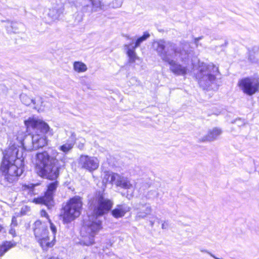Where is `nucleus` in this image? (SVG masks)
<instances>
[{
    "label": "nucleus",
    "mask_w": 259,
    "mask_h": 259,
    "mask_svg": "<svg viewBox=\"0 0 259 259\" xmlns=\"http://www.w3.org/2000/svg\"><path fill=\"white\" fill-rule=\"evenodd\" d=\"M137 218L139 219H145L149 218L150 226L152 227L155 223V220H157L159 223V219L155 215L151 214L152 209L149 203H140L137 207Z\"/></svg>",
    "instance_id": "14"
},
{
    "label": "nucleus",
    "mask_w": 259,
    "mask_h": 259,
    "mask_svg": "<svg viewBox=\"0 0 259 259\" xmlns=\"http://www.w3.org/2000/svg\"><path fill=\"white\" fill-rule=\"evenodd\" d=\"M20 99L22 103L26 105V106H29L31 103L32 104H36V101L35 100H33V99L30 98L29 96H28L25 94H21L20 95Z\"/></svg>",
    "instance_id": "25"
},
{
    "label": "nucleus",
    "mask_w": 259,
    "mask_h": 259,
    "mask_svg": "<svg viewBox=\"0 0 259 259\" xmlns=\"http://www.w3.org/2000/svg\"><path fill=\"white\" fill-rule=\"evenodd\" d=\"M17 218L15 216L13 217L12 219V222H11V226L10 227H15L16 226H17Z\"/></svg>",
    "instance_id": "32"
},
{
    "label": "nucleus",
    "mask_w": 259,
    "mask_h": 259,
    "mask_svg": "<svg viewBox=\"0 0 259 259\" xmlns=\"http://www.w3.org/2000/svg\"><path fill=\"white\" fill-rule=\"evenodd\" d=\"M249 59L252 63L259 65V48L254 47L249 53Z\"/></svg>",
    "instance_id": "21"
},
{
    "label": "nucleus",
    "mask_w": 259,
    "mask_h": 259,
    "mask_svg": "<svg viewBox=\"0 0 259 259\" xmlns=\"http://www.w3.org/2000/svg\"><path fill=\"white\" fill-rule=\"evenodd\" d=\"M78 163L81 168L91 172L97 169L99 166V162L96 157L85 155L80 156Z\"/></svg>",
    "instance_id": "15"
},
{
    "label": "nucleus",
    "mask_w": 259,
    "mask_h": 259,
    "mask_svg": "<svg viewBox=\"0 0 259 259\" xmlns=\"http://www.w3.org/2000/svg\"><path fill=\"white\" fill-rule=\"evenodd\" d=\"M4 230V228H3V227L0 225V232H3Z\"/></svg>",
    "instance_id": "40"
},
{
    "label": "nucleus",
    "mask_w": 259,
    "mask_h": 259,
    "mask_svg": "<svg viewBox=\"0 0 259 259\" xmlns=\"http://www.w3.org/2000/svg\"><path fill=\"white\" fill-rule=\"evenodd\" d=\"M200 251H201V252H206V253H208V254H209L213 258H214V256H215L214 254H213L212 253H211V252H210L209 251H208V250H207L206 249H201Z\"/></svg>",
    "instance_id": "37"
},
{
    "label": "nucleus",
    "mask_w": 259,
    "mask_h": 259,
    "mask_svg": "<svg viewBox=\"0 0 259 259\" xmlns=\"http://www.w3.org/2000/svg\"><path fill=\"white\" fill-rule=\"evenodd\" d=\"M158 196L159 193L157 191V188H156V189H151L149 190L145 195V197L148 200H153L155 198L158 197Z\"/></svg>",
    "instance_id": "27"
},
{
    "label": "nucleus",
    "mask_w": 259,
    "mask_h": 259,
    "mask_svg": "<svg viewBox=\"0 0 259 259\" xmlns=\"http://www.w3.org/2000/svg\"><path fill=\"white\" fill-rule=\"evenodd\" d=\"M51 156L50 158H53L54 159H56V163H57L60 160L62 163V166L65 165V163L66 162V157L65 155L63 154H61V156H59V153L56 150L51 149Z\"/></svg>",
    "instance_id": "20"
},
{
    "label": "nucleus",
    "mask_w": 259,
    "mask_h": 259,
    "mask_svg": "<svg viewBox=\"0 0 259 259\" xmlns=\"http://www.w3.org/2000/svg\"><path fill=\"white\" fill-rule=\"evenodd\" d=\"M129 211V207L125 204L117 205L111 211L112 215L115 218H121Z\"/></svg>",
    "instance_id": "18"
},
{
    "label": "nucleus",
    "mask_w": 259,
    "mask_h": 259,
    "mask_svg": "<svg viewBox=\"0 0 259 259\" xmlns=\"http://www.w3.org/2000/svg\"><path fill=\"white\" fill-rule=\"evenodd\" d=\"M220 75L218 67L212 63H201L196 77L199 84L203 89H207L215 84L218 76Z\"/></svg>",
    "instance_id": "6"
},
{
    "label": "nucleus",
    "mask_w": 259,
    "mask_h": 259,
    "mask_svg": "<svg viewBox=\"0 0 259 259\" xmlns=\"http://www.w3.org/2000/svg\"><path fill=\"white\" fill-rule=\"evenodd\" d=\"M15 227H11V228L9 230V233L12 235L13 237L16 236V231L14 228Z\"/></svg>",
    "instance_id": "36"
},
{
    "label": "nucleus",
    "mask_w": 259,
    "mask_h": 259,
    "mask_svg": "<svg viewBox=\"0 0 259 259\" xmlns=\"http://www.w3.org/2000/svg\"><path fill=\"white\" fill-rule=\"evenodd\" d=\"M102 183L104 184L107 183L115 184L117 187H120L125 189H130L133 187V185L127 178L117 173L108 171L104 172Z\"/></svg>",
    "instance_id": "9"
},
{
    "label": "nucleus",
    "mask_w": 259,
    "mask_h": 259,
    "mask_svg": "<svg viewBox=\"0 0 259 259\" xmlns=\"http://www.w3.org/2000/svg\"><path fill=\"white\" fill-rule=\"evenodd\" d=\"M49 222L50 225V229L53 234V238L52 241H53V242H54V240H55V235L57 233V228H56V227L55 226V225L51 222L50 220H49Z\"/></svg>",
    "instance_id": "31"
},
{
    "label": "nucleus",
    "mask_w": 259,
    "mask_h": 259,
    "mask_svg": "<svg viewBox=\"0 0 259 259\" xmlns=\"http://www.w3.org/2000/svg\"><path fill=\"white\" fill-rule=\"evenodd\" d=\"M168 224L166 222H164L162 224L161 228L162 229H166L167 228Z\"/></svg>",
    "instance_id": "38"
},
{
    "label": "nucleus",
    "mask_w": 259,
    "mask_h": 259,
    "mask_svg": "<svg viewBox=\"0 0 259 259\" xmlns=\"http://www.w3.org/2000/svg\"><path fill=\"white\" fill-rule=\"evenodd\" d=\"M149 37L150 34L148 32H144L142 36L138 37L136 39L135 44L132 42L124 45V48L128 57V62L130 63H134L137 59H139L135 51L136 49L139 47L141 43L146 40Z\"/></svg>",
    "instance_id": "13"
},
{
    "label": "nucleus",
    "mask_w": 259,
    "mask_h": 259,
    "mask_svg": "<svg viewBox=\"0 0 259 259\" xmlns=\"http://www.w3.org/2000/svg\"><path fill=\"white\" fill-rule=\"evenodd\" d=\"M152 46L162 60L169 65V69L174 74L184 76L187 73V65L185 63L181 64L175 60L179 56L185 62L188 57L187 52L181 50L175 43L164 39L154 41Z\"/></svg>",
    "instance_id": "1"
},
{
    "label": "nucleus",
    "mask_w": 259,
    "mask_h": 259,
    "mask_svg": "<svg viewBox=\"0 0 259 259\" xmlns=\"http://www.w3.org/2000/svg\"><path fill=\"white\" fill-rule=\"evenodd\" d=\"M50 259H58V258L52 257V258H51Z\"/></svg>",
    "instance_id": "42"
},
{
    "label": "nucleus",
    "mask_w": 259,
    "mask_h": 259,
    "mask_svg": "<svg viewBox=\"0 0 259 259\" xmlns=\"http://www.w3.org/2000/svg\"><path fill=\"white\" fill-rule=\"evenodd\" d=\"M122 2L121 0H114L109 5V7L112 8H117L121 6Z\"/></svg>",
    "instance_id": "30"
},
{
    "label": "nucleus",
    "mask_w": 259,
    "mask_h": 259,
    "mask_svg": "<svg viewBox=\"0 0 259 259\" xmlns=\"http://www.w3.org/2000/svg\"><path fill=\"white\" fill-rule=\"evenodd\" d=\"M222 131L221 129L214 127L212 130H210L208 132V134L207 135L204 136L202 139L201 141H213L217 140L218 137L222 134Z\"/></svg>",
    "instance_id": "17"
},
{
    "label": "nucleus",
    "mask_w": 259,
    "mask_h": 259,
    "mask_svg": "<svg viewBox=\"0 0 259 259\" xmlns=\"http://www.w3.org/2000/svg\"><path fill=\"white\" fill-rule=\"evenodd\" d=\"M58 185L57 181L50 183L47 186L44 196L34 198L33 201L36 204H44L48 209L52 208L54 205V196Z\"/></svg>",
    "instance_id": "10"
},
{
    "label": "nucleus",
    "mask_w": 259,
    "mask_h": 259,
    "mask_svg": "<svg viewBox=\"0 0 259 259\" xmlns=\"http://www.w3.org/2000/svg\"><path fill=\"white\" fill-rule=\"evenodd\" d=\"M238 85L245 94L251 96L258 90L259 76L242 78L239 81Z\"/></svg>",
    "instance_id": "12"
},
{
    "label": "nucleus",
    "mask_w": 259,
    "mask_h": 259,
    "mask_svg": "<svg viewBox=\"0 0 259 259\" xmlns=\"http://www.w3.org/2000/svg\"><path fill=\"white\" fill-rule=\"evenodd\" d=\"M75 142V135L72 133L70 140H68L67 142L60 146L59 149L66 154L68 153L73 147Z\"/></svg>",
    "instance_id": "19"
},
{
    "label": "nucleus",
    "mask_w": 259,
    "mask_h": 259,
    "mask_svg": "<svg viewBox=\"0 0 259 259\" xmlns=\"http://www.w3.org/2000/svg\"><path fill=\"white\" fill-rule=\"evenodd\" d=\"M18 152V148L12 145L3 152L0 169L5 180L9 183L16 182L24 171V159Z\"/></svg>",
    "instance_id": "3"
},
{
    "label": "nucleus",
    "mask_w": 259,
    "mask_h": 259,
    "mask_svg": "<svg viewBox=\"0 0 259 259\" xmlns=\"http://www.w3.org/2000/svg\"><path fill=\"white\" fill-rule=\"evenodd\" d=\"M103 0H77L74 4L77 10L81 13L88 15L92 12L97 11L99 9L104 10V5L102 3Z\"/></svg>",
    "instance_id": "11"
},
{
    "label": "nucleus",
    "mask_w": 259,
    "mask_h": 259,
    "mask_svg": "<svg viewBox=\"0 0 259 259\" xmlns=\"http://www.w3.org/2000/svg\"><path fill=\"white\" fill-rule=\"evenodd\" d=\"M35 185L33 184H24L22 185V188L23 191H28L30 194L33 193Z\"/></svg>",
    "instance_id": "28"
},
{
    "label": "nucleus",
    "mask_w": 259,
    "mask_h": 259,
    "mask_svg": "<svg viewBox=\"0 0 259 259\" xmlns=\"http://www.w3.org/2000/svg\"><path fill=\"white\" fill-rule=\"evenodd\" d=\"M34 100L36 101V104H33L34 105L33 108L35 109H37V110L39 111V107L41 106L43 103L42 98L40 97H38Z\"/></svg>",
    "instance_id": "29"
},
{
    "label": "nucleus",
    "mask_w": 259,
    "mask_h": 259,
    "mask_svg": "<svg viewBox=\"0 0 259 259\" xmlns=\"http://www.w3.org/2000/svg\"><path fill=\"white\" fill-rule=\"evenodd\" d=\"M151 186L150 180L148 179L145 180H139L136 184V187L139 188L140 190L142 192Z\"/></svg>",
    "instance_id": "22"
},
{
    "label": "nucleus",
    "mask_w": 259,
    "mask_h": 259,
    "mask_svg": "<svg viewBox=\"0 0 259 259\" xmlns=\"http://www.w3.org/2000/svg\"><path fill=\"white\" fill-rule=\"evenodd\" d=\"M127 38L129 39H131V38H130L128 36L127 37Z\"/></svg>",
    "instance_id": "43"
},
{
    "label": "nucleus",
    "mask_w": 259,
    "mask_h": 259,
    "mask_svg": "<svg viewBox=\"0 0 259 259\" xmlns=\"http://www.w3.org/2000/svg\"><path fill=\"white\" fill-rule=\"evenodd\" d=\"M112 205L113 202L111 200L105 198L102 194L98 195L94 214L89 217L88 220L84 222L90 236L87 239L81 240V244L89 246L94 244V236L102 228V216L111 210Z\"/></svg>",
    "instance_id": "2"
},
{
    "label": "nucleus",
    "mask_w": 259,
    "mask_h": 259,
    "mask_svg": "<svg viewBox=\"0 0 259 259\" xmlns=\"http://www.w3.org/2000/svg\"><path fill=\"white\" fill-rule=\"evenodd\" d=\"M82 147H83V145H79V148L80 149H81Z\"/></svg>",
    "instance_id": "41"
},
{
    "label": "nucleus",
    "mask_w": 259,
    "mask_h": 259,
    "mask_svg": "<svg viewBox=\"0 0 259 259\" xmlns=\"http://www.w3.org/2000/svg\"><path fill=\"white\" fill-rule=\"evenodd\" d=\"M22 24L20 23L13 22L9 23L8 25L6 26L7 30L9 33H17L20 27L22 26Z\"/></svg>",
    "instance_id": "24"
},
{
    "label": "nucleus",
    "mask_w": 259,
    "mask_h": 259,
    "mask_svg": "<svg viewBox=\"0 0 259 259\" xmlns=\"http://www.w3.org/2000/svg\"><path fill=\"white\" fill-rule=\"evenodd\" d=\"M16 245V243H12L11 241H6L0 246V256H2L10 248Z\"/></svg>",
    "instance_id": "23"
},
{
    "label": "nucleus",
    "mask_w": 259,
    "mask_h": 259,
    "mask_svg": "<svg viewBox=\"0 0 259 259\" xmlns=\"http://www.w3.org/2000/svg\"><path fill=\"white\" fill-rule=\"evenodd\" d=\"M203 36H200L194 38V42L197 48L199 46H201V44L199 43V41L201 40Z\"/></svg>",
    "instance_id": "33"
},
{
    "label": "nucleus",
    "mask_w": 259,
    "mask_h": 259,
    "mask_svg": "<svg viewBox=\"0 0 259 259\" xmlns=\"http://www.w3.org/2000/svg\"><path fill=\"white\" fill-rule=\"evenodd\" d=\"M235 123H237V122H240L241 123V124H243L244 123H243V121H242L240 119H237L235 121Z\"/></svg>",
    "instance_id": "39"
},
{
    "label": "nucleus",
    "mask_w": 259,
    "mask_h": 259,
    "mask_svg": "<svg viewBox=\"0 0 259 259\" xmlns=\"http://www.w3.org/2000/svg\"><path fill=\"white\" fill-rule=\"evenodd\" d=\"M73 68L75 71L77 72H84L87 70V67L86 65L79 61H76L73 64Z\"/></svg>",
    "instance_id": "26"
},
{
    "label": "nucleus",
    "mask_w": 259,
    "mask_h": 259,
    "mask_svg": "<svg viewBox=\"0 0 259 259\" xmlns=\"http://www.w3.org/2000/svg\"><path fill=\"white\" fill-rule=\"evenodd\" d=\"M66 2V0H61L60 4L57 3L52 8L49 9L47 15L50 21L48 23H50L61 18L64 12V4Z\"/></svg>",
    "instance_id": "16"
},
{
    "label": "nucleus",
    "mask_w": 259,
    "mask_h": 259,
    "mask_svg": "<svg viewBox=\"0 0 259 259\" xmlns=\"http://www.w3.org/2000/svg\"><path fill=\"white\" fill-rule=\"evenodd\" d=\"M36 156L39 175L44 178L56 180L59 176L62 164H57L56 159L50 158V155L46 151L37 154Z\"/></svg>",
    "instance_id": "5"
},
{
    "label": "nucleus",
    "mask_w": 259,
    "mask_h": 259,
    "mask_svg": "<svg viewBox=\"0 0 259 259\" xmlns=\"http://www.w3.org/2000/svg\"><path fill=\"white\" fill-rule=\"evenodd\" d=\"M24 122L27 130H33L31 137L32 149L36 150L46 145L48 141L45 134L50 130L49 125L41 119L34 117H29Z\"/></svg>",
    "instance_id": "4"
},
{
    "label": "nucleus",
    "mask_w": 259,
    "mask_h": 259,
    "mask_svg": "<svg viewBox=\"0 0 259 259\" xmlns=\"http://www.w3.org/2000/svg\"><path fill=\"white\" fill-rule=\"evenodd\" d=\"M47 227L45 223H42L39 220L35 221L33 225L34 235L44 250H47L54 245V242L50 240L48 236Z\"/></svg>",
    "instance_id": "8"
},
{
    "label": "nucleus",
    "mask_w": 259,
    "mask_h": 259,
    "mask_svg": "<svg viewBox=\"0 0 259 259\" xmlns=\"http://www.w3.org/2000/svg\"><path fill=\"white\" fill-rule=\"evenodd\" d=\"M40 214L41 217L46 218L48 220H50L49 219V215L47 213V212L46 211V210H42L40 212Z\"/></svg>",
    "instance_id": "35"
},
{
    "label": "nucleus",
    "mask_w": 259,
    "mask_h": 259,
    "mask_svg": "<svg viewBox=\"0 0 259 259\" xmlns=\"http://www.w3.org/2000/svg\"><path fill=\"white\" fill-rule=\"evenodd\" d=\"M82 203L79 196H74L70 198L63 206L60 217L64 224H68L78 217L81 213Z\"/></svg>",
    "instance_id": "7"
},
{
    "label": "nucleus",
    "mask_w": 259,
    "mask_h": 259,
    "mask_svg": "<svg viewBox=\"0 0 259 259\" xmlns=\"http://www.w3.org/2000/svg\"><path fill=\"white\" fill-rule=\"evenodd\" d=\"M82 15H79V14H78L75 17V22H77V23L81 22L82 20Z\"/></svg>",
    "instance_id": "34"
}]
</instances>
